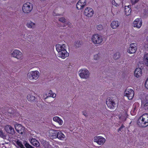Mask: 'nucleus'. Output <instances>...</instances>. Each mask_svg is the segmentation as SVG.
<instances>
[{
  "label": "nucleus",
  "instance_id": "25",
  "mask_svg": "<svg viewBox=\"0 0 148 148\" xmlns=\"http://www.w3.org/2000/svg\"><path fill=\"white\" fill-rule=\"evenodd\" d=\"M28 100L30 101H34L36 98L35 97V96H34L32 94H29L27 97Z\"/></svg>",
  "mask_w": 148,
  "mask_h": 148
},
{
  "label": "nucleus",
  "instance_id": "40",
  "mask_svg": "<svg viewBox=\"0 0 148 148\" xmlns=\"http://www.w3.org/2000/svg\"><path fill=\"white\" fill-rule=\"evenodd\" d=\"M99 54H97L94 56V58L95 60H97L99 58Z\"/></svg>",
  "mask_w": 148,
  "mask_h": 148
},
{
  "label": "nucleus",
  "instance_id": "22",
  "mask_svg": "<svg viewBox=\"0 0 148 148\" xmlns=\"http://www.w3.org/2000/svg\"><path fill=\"white\" fill-rule=\"evenodd\" d=\"M57 138L60 140H63L65 138V136L61 132H58Z\"/></svg>",
  "mask_w": 148,
  "mask_h": 148
},
{
  "label": "nucleus",
  "instance_id": "3",
  "mask_svg": "<svg viewBox=\"0 0 148 148\" xmlns=\"http://www.w3.org/2000/svg\"><path fill=\"white\" fill-rule=\"evenodd\" d=\"M92 41L94 44H100L103 41L102 37L98 34H94L92 37Z\"/></svg>",
  "mask_w": 148,
  "mask_h": 148
},
{
  "label": "nucleus",
  "instance_id": "12",
  "mask_svg": "<svg viewBox=\"0 0 148 148\" xmlns=\"http://www.w3.org/2000/svg\"><path fill=\"white\" fill-rule=\"evenodd\" d=\"M12 56L18 59H22V53L18 50L15 49L14 50L12 53Z\"/></svg>",
  "mask_w": 148,
  "mask_h": 148
},
{
  "label": "nucleus",
  "instance_id": "17",
  "mask_svg": "<svg viewBox=\"0 0 148 148\" xmlns=\"http://www.w3.org/2000/svg\"><path fill=\"white\" fill-rule=\"evenodd\" d=\"M58 131L54 130H50L49 132V136L53 138H56L57 137Z\"/></svg>",
  "mask_w": 148,
  "mask_h": 148
},
{
  "label": "nucleus",
  "instance_id": "10",
  "mask_svg": "<svg viewBox=\"0 0 148 148\" xmlns=\"http://www.w3.org/2000/svg\"><path fill=\"white\" fill-rule=\"evenodd\" d=\"M86 4V0H79L77 3L76 6L78 10L83 9Z\"/></svg>",
  "mask_w": 148,
  "mask_h": 148
},
{
  "label": "nucleus",
  "instance_id": "47",
  "mask_svg": "<svg viewBox=\"0 0 148 148\" xmlns=\"http://www.w3.org/2000/svg\"><path fill=\"white\" fill-rule=\"evenodd\" d=\"M50 91L51 92H52V90H50Z\"/></svg>",
  "mask_w": 148,
  "mask_h": 148
},
{
  "label": "nucleus",
  "instance_id": "16",
  "mask_svg": "<svg viewBox=\"0 0 148 148\" xmlns=\"http://www.w3.org/2000/svg\"><path fill=\"white\" fill-rule=\"evenodd\" d=\"M142 74V69L140 68H137L135 69L134 72V75L136 77H140Z\"/></svg>",
  "mask_w": 148,
  "mask_h": 148
},
{
  "label": "nucleus",
  "instance_id": "36",
  "mask_svg": "<svg viewBox=\"0 0 148 148\" xmlns=\"http://www.w3.org/2000/svg\"><path fill=\"white\" fill-rule=\"evenodd\" d=\"M59 21L62 23H64L66 21V19L64 17L61 18H60Z\"/></svg>",
  "mask_w": 148,
  "mask_h": 148
},
{
  "label": "nucleus",
  "instance_id": "46",
  "mask_svg": "<svg viewBox=\"0 0 148 148\" xmlns=\"http://www.w3.org/2000/svg\"><path fill=\"white\" fill-rule=\"evenodd\" d=\"M83 115L86 116H87L86 114L85 113H84Z\"/></svg>",
  "mask_w": 148,
  "mask_h": 148
},
{
  "label": "nucleus",
  "instance_id": "42",
  "mask_svg": "<svg viewBox=\"0 0 148 148\" xmlns=\"http://www.w3.org/2000/svg\"><path fill=\"white\" fill-rule=\"evenodd\" d=\"M124 126L123 125H122L120 127V128L119 129V131H121V130L123 128Z\"/></svg>",
  "mask_w": 148,
  "mask_h": 148
},
{
  "label": "nucleus",
  "instance_id": "38",
  "mask_svg": "<svg viewBox=\"0 0 148 148\" xmlns=\"http://www.w3.org/2000/svg\"><path fill=\"white\" fill-rule=\"evenodd\" d=\"M132 4L134 5L137 3L139 0H130Z\"/></svg>",
  "mask_w": 148,
  "mask_h": 148
},
{
  "label": "nucleus",
  "instance_id": "32",
  "mask_svg": "<svg viewBox=\"0 0 148 148\" xmlns=\"http://www.w3.org/2000/svg\"><path fill=\"white\" fill-rule=\"evenodd\" d=\"M96 27L99 30H101L103 28V27L101 25H99L97 26Z\"/></svg>",
  "mask_w": 148,
  "mask_h": 148
},
{
  "label": "nucleus",
  "instance_id": "19",
  "mask_svg": "<svg viewBox=\"0 0 148 148\" xmlns=\"http://www.w3.org/2000/svg\"><path fill=\"white\" fill-rule=\"evenodd\" d=\"M31 144L36 147H39L40 146V144L39 142L36 139L32 138L30 140H29Z\"/></svg>",
  "mask_w": 148,
  "mask_h": 148
},
{
  "label": "nucleus",
  "instance_id": "8",
  "mask_svg": "<svg viewBox=\"0 0 148 148\" xmlns=\"http://www.w3.org/2000/svg\"><path fill=\"white\" fill-rule=\"evenodd\" d=\"M94 14L93 9L90 7H87L84 10V15L88 17H92Z\"/></svg>",
  "mask_w": 148,
  "mask_h": 148
},
{
  "label": "nucleus",
  "instance_id": "30",
  "mask_svg": "<svg viewBox=\"0 0 148 148\" xmlns=\"http://www.w3.org/2000/svg\"><path fill=\"white\" fill-rule=\"evenodd\" d=\"M120 54L119 52H117L115 53L113 56L114 59L116 60L118 59L120 57Z\"/></svg>",
  "mask_w": 148,
  "mask_h": 148
},
{
  "label": "nucleus",
  "instance_id": "20",
  "mask_svg": "<svg viewBox=\"0 0 148 148\" xmlns=\"http://www.w3.org/2000/svg\"><path fill=\"white\" fill-rule=\"evenodd\" d=\"M131 6L129 5L127 6H125V11L126 16H128L130 14L131 12Z\"/></svg>",
  "mask_w": 148,
  "mask_h": 148
},
{
  "label": "nucleus",
  "instance_id": "14",
  "mask_svg": "<svg viewBox=\"0 0 148 148\" xmlns=\"http://www.w3.org/2000/svg\"><path fill=\"white\" fill-rule=\"evenodd\" d=\"M5 130L7 132L12 134H14L15 132L14 128L10 125H5Z\"/></svg>",
  "mask_w": 148,
  "mask_h": 148
},
{
  "label": "nucleus",
  "instance_id": "6",
  "mask_svg": "<svg viewBox=\"0 0 148 148\" xmlns=\"http://www.w3.org/2000/svg\"><path fill=\"white\" fill-rule=\"evenodd\" d=\"M106 104L108 107L110 109H114L116 106V103L112 99L108 97L106 99Z\"/></svg>",
  "mask_w": 148,
  "mask_h": 148
},
{
  "label": "nucleus",
  "instance_id": "27",
  "mask_svg": "<svg viewBox=\"0 0 148 148\" xmlns=\"http://www.w3.org/2000/svg\"><path fill=\"white\" fill-rule=\"evenodd\" d=\"M125 96L127 97L129 99H132L134 96V93H125L124 95Z\"/></svg>",
  "mask_w": 148,
  "mask_h": 148
},
{
  "label": "nucleus",
  "instance_id": "4",
  "mask_svg": "<svg viewBox=\"0 0 148 148\" xmlns=\"http://www.w3.org/2000/svg\"><path fill=\"white\" fill-rule=\"evenodd\" d=\"M32 9V4L29 2H27L24 3L22 8V10L24 12L26 13H29Z\"/></svg>",
  "mask_w": 148,
  "mask_h": 148
},
{
  "label": "nucleus",
  "instance_id": "13",
  "mask_svg": "<svg viewBox=\"0 0 148 148\" xmlns=\"http://www.w3.org/2000/svg\"><path fill=\"white\" fill-rule=\"evenodd\" d=\"M15 127L16 130L18 133L22 134L25 133V128L21 125L20 124L16 125Z\"/></svg>",
  "mask_w": 148,
  "mask_h": 148
},
{
  "label": "nucleus",
  "instance_id": "11",
  "mask_svg": "<svg viewBox=\"0 0 148 148\" xmlns=\"http://www.w3.org/2000/svg\"><path fill=\"white\" fill-rule=\"evenodd\" d=\"M137 49V45L135 43H132L130 44L128 52L130 54L135 53Z\"/></svg>",
  "mask_w": 148,
  "mask_h": 148
},
{
  "label": "nucleus",
  "instance_id": "49",
  "mask_svg": "<svg viewBox=\"0 0 148 148\" xmlns=\"http://www.w3.org/2000/svg\"><path fill=\"white\" fill-rule=\"evenodd\" d=\"M65 25H64V26H63V27H65Z\"/></svg>",
  "mask_w": 148,
  "mask_h": 148
},
{
  "label": "nucleus",
  "instance_id": "28",
  "mask_svg": "<svg viewBox=\"0 0 148 148\" xmlns=\"http://www.w3.org/2000/svg\"><path fill=\"white\" fill-rule=\"evenodd\" d=\"M16 144L21 148H25L22 143L19 140L17 139L15 140Z\"/></svg>",
  "mask_w": 148,
  "mask_h": 148
},
{
  "label": "nucleus",
  "instance_id": "26",
  "mask_svg": "<svg viewBox=\"0 0 148 148\" xmlns=\"http://www.w3.org/2000/svg\"><path fill=\"white\" fill-rule=\"evenodd\" d=\"M143 61L145 64L148 66V53H146L144 56Z\"/></svg>",
  "mask_w": 148,
  "mask_h": 148
},
{
  "label": "nucleus",
  "instance_id": "5",
  "mask_svg": "<svg viewBox=\"0 0 148 148\" xmlns=\"http://www.w3.org/2000/svg\"><path fill=\"white\" fill-rule=\"evenodd\" d=\"M105 138L101 136H96L94 137V141L99 145H103L105 142Z\"/></svg>",
  "mask_w": 148,
  "mask_h": 148
},
{
  "label": "nucleus",
  "instance_id": "21",
  "mask_svg": "<svg viewBox=\"0 0 148 148\" xmlns=\"http://www.w3.org/2000/svg\"><path fill=\"white\" fill-rule=\"evenodd\" d=\"M119 21L116 20L112 21L111 24V27L114 29L117 28L119 26Z\"/></svg>",
  "mask_w": 148,
  "mask_h": 148
},
{
  "label": "nucleus",
  "instance_id": "29",
  "mask_svg": "<svg viewBox=\"0 0 148 148\" xmlns=\"http://www.w3.org/2000/svg\"><path fill=\"white\" fill-rule=\"evenodd\" d=\"M35 24L31 21L28 23L27 24V26L29 28H33L34 27Z\"/></svg>",
  "mask_w": 148,
  "mask_h": 148
},
{
  "label": "nucleus",
  "instance_id": "9",
  "mask_svg": "<svg viewBox=\"0 0 148 148\" xmlns=\"http://www.w3.org/2000/svg\"><path fill=\"white\" fill-rule=\"evenodd\" d=\"M142 20L140 18L136 19L133 23V25L134 27L139 29L142 25Z\"/></svg>",
  "mask_w": 148,
  "mask_h": 148
},
{
  "label": "nucleus",
  "instance_id": "48",
  "mask_svg": "<svg viewBox=\"0 0 148 148\" xmlns=\"http://www.w3.org/2000/svg\"><path fill=\"white\" fill-rule=\"evenodd\" d=\"M126 120V118H125L124 120H123V121H125Z\"/></svg>",
  "mask_w": 148,
  "mask_h": 148
},
{
  "label": "nucleus",
  "instance_id": "51",
  "mask_svg": "<svg viewBox=\"0 0 148 148\" xmlns=\"http://www.w3.org/2000/svg\"><path fill=\"white\" fill-rule=\"evenodd\" d=\"M5 148H8V147H5Z\"/></svg>",
  "mask_w": 148,
  "mask_h": 148
},
{
  "label": "nucleus",
  "instance_id": "44",
  "mask_svg": "<svg viewBox=\"0 0 148 148\" xmlns=\"http://www.w3.org/2000/svg\"><path fill=\"white\" fill-rule=\"evenodd\" d=\"M146 99L148 101V95L146 97Z\"/></svg>",
  "mask_w": 148,
  "mask_h": 148
},
{
  "label": "nucleus",
  "instance_id": "31",
  "mask_svg": "<svg viewBox=\"0 0 148 148\" xmlns=\"http://www.w3.org/2000/svg\"><path fill=\"white\" fill-rule=\"evenodd\" d=\"M134 92V90L133 89L130 88H127L125 90V92Z\"/></svg>",
  "mask_w": 148,
  "mask_h": 148
},
{
  "label": "nucleus",
  "instance_id": "35",
  "mask_svg": "<svg viewBox=\"0 0 148 148\" xmlns=\"http://www.w3.org/2000/svg\"><path fill=\"white\" fill-rule=\"evenodd\" d=\"M145 88L148 89V77L145 81Z\"/></svg>",
  "mask_w": 148,
  "mask_h": 148
},
{
  "label": "nucleus",
  "instance_id": "41",
  "mask_svg": "<svg viewBox=\"0 0 148 148\" xmlns=\"http://www.w3.org/2000/svg\"><path fill=\"white\" fill-rule=\"evenodd\" d=\"M144 109L147 110H148V103H145L144 106Z\"/></svg>",
  "mask_w": 148,
  "mask_h": 148
},
{
  "label": "nucleus",
  "instance_id": "43",
  "mask_svg": "<svg viewBox=\"0 0 148 148\" xmlns=\"http://www.w3.org/2000/svg\"><path fill=\"white\" fill-rule=\"evenodd\" d=\"M144 12L145 13V14H148V10H145L144 11Z\"/></svg>",
  "mask_w": 148,
  "mask_h": 148
},
{
  "label": "nucleus",
  "instance_id": "23",
  "mask_svg": "<svg viewBox=\"0 0 148 148\" xmlns=\"http://www.w3.org/2000/svg\"><path fill=\"white\" fill-rule=\"evenodd\" d=\"M53 120L57 122L60 125L63 124V121L58 116H55L53 118Z\"/></svg>",
  "mask_w": 148,
  "mask_h": 148
},
{
  "label": "nucleus",
  "instance_id": "37",
  "mask_svg": "<svg viewBox=\"0 0 148 148\" xmlns=\"http://www.w3.org/2000/svg\"><path fill=\"white\" fill-rule=\"evenodd\" d=\"M112 3L113 5L116 7H117L119 5L118 4L116 3L114 0H112Z\"/></svg>",
  "mask_w": 148,
  "mask_h": 148
},
{
  "label": "nucleus",
  "instance_id": "39",
  "mask_svg": "<svg viewBox=\"0 0 148 148\" xmlns=\"http://www.w3.org/2000/svg\"><path fill=\"white\" fill-rule=\"evenodd\" d=\"M146 40H147V42H146L145 43V47L148 48V36L147 37Z\"/></svg>",
  "mask_w": 148,
  "mask_h": 148
},
{
  "label": "nucleus",
  "instance_id": "7",
  "mask_svg": "<svg viewBox=\"0 0 148 148\" xmlns=\"http://www.w3.org/2000/svg\"><path fill=\"white\" fill-rule=\"evenodd\" d=\"M79 72V76L81 78L87 79L89 76V71L86 69L80 70Z\"/></svg>",
  "mask_w": 148,
  "mask_h": 148
},
{
  "label": "nucleus",
  "instance_id": "2",
  "mask_svg": "<svg viewBox=\"0 0 148 148\" xmlns=\"http://www.w3.org/2000/svg\"><path fill=\"white\" fill-rule=\"evenodd\" d=\"M39 73L38 71H31L27 74L28 78L30 80H36L39 77Z\"/></svg>",
  "mask_w": 148,
  "mask_h": 148
},
{
  "label": "nucleus",
  "instance_id": "50",
  "mask_svg": "<svg viewBox=\"0 0 148 148\" xmlns=\"http://www.w3.org/2000/svg\"><path fill=\"white\" fill-rule=\"evenodd\" d=\"M41 0V1H45V0Z\"/></svg>",
  "mask_w": 148,
  "mask_h": 148
},
{
  "label": "nucleus",
  "instance_id": "15",
  "mask_svg": "<svg viewBox=\"0 0 148 148\" xmlns=\"http://www.w3.org/2000/svg\"><path fill=\"white\" fill-rule=\"evenodd\" d=\"M59 57L62 58L64 59L69 56V53H68L66 49H63L62 51L58 53Z\"/></svg>",
  "mask_w": 148,
  "mask_h": 148
},
{
  "label": "nucleus",
  "instance_id": "1",
  "mask_svg": "<svg viewBox=\"0 0 148 148\" xmlns=\"http://www.w3.org/2000/svg\"><path fill=\"white\" fill-rule=\"evenodd\" d=\"M138 125L140 127H145L148 125V114H145L140 116L137 121Z\"/></svg>",
  "mask_w": 148,
  "mask_h": 148
},
{
  "label": "nucleus",
  "instance_id": "45",
  "mask_svg": "<svg viewBox=\"0 0 148 148\" xmlns=\"http://www.w3.org/2000/svg\"><path fill=\"white\" fill-rule=\"evenodd\" d=\"M53 15L54 16L57 15L56 14L54 13V12H53Z\"/></svg>",
  "mask_w": 148,
  "mask_h": 148
},
{
  "label": "nucleus",
  "instance_id": "34",
  "mask_svg": "<svg viewBox=\"0 0 148 148\" xmlns=\"http://www.w3.org/2000/svg\"><path fill=\"white\" fill-rule=\"evenodd\" d=\"M81 42L80 41H77L76 42L75 45L76 47H78L80 46V45H81Z\"/></svg>",
  "mask_w": 148,
  "mask_h": 148
},
{
  "label": "nucleus",
  "instance_id": "18",
  "mask_svg": "<svg viewBox=\"0 0 148 148\" xmlns=\"http://www.w3.org/2000/svg\"><path fill=\"white\" fill-rule=\"evenodd\" d=\"M56 48L57 51L59 53V52L62 51L63 49H66V47L65 44H63L62 45L58 44L56 45Z\"/></svg>",
  "mask_w": 148,
  "mask_h": 148
},
{
  "label": "nucleus",
  "instance_id": "24",
  "mask_svg": "<svg viewBox=\"0 0 148 148\" xmlns=\"http://www.w3.org/2000/svg\"><path fill=\"white\" fill-rule=\"evenodd\" d=\"M56 94L55 93H46V94L44 95V97L45 99H46L47 97H49L54 98L56 97Z\"/></svg>",
  "mask_w": 148,
  "mask_h": 148
},
{
  "label": "nucleus",
  "instance_id": "33",
  "mask_svg": "<svg viewBox=\"0 0 148 148\" xmlns=\"http://www.w3.org/2000/svg\"><path fill=\"white\" fill-rule=\"evenodd\" d=\"M0 136L1 137L3 138H5L6 137L5 134L3 133V131L1 130H0Z\"/></svg>",
  "mask_w": 148,
  "mask_h": 148
}]
</instances>
